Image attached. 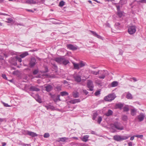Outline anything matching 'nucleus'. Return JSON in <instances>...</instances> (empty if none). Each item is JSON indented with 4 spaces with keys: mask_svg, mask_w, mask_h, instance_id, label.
I'll use <instances>...</instances> for the list:
<instances>
[{
    "mask_svg": "<svg viewBox=\"0 0 146 146\" xmlns=\"http://www.w3.org/2000/svg\"><path fill=\"white\" fill-rule=\"evenodd\" d=\"M115 98V96L113 94H109L104 98V100L106 101L110 102L113 100Z\"/></svg>",
    "mask_w": 146,
    "mask_h": 146,
    "instance_id": "f257e3e1",
    "label": "nucleus"
},
{
    "mask_svg": "<svg viewBox=\"0 0 146 146\" xmlns=\"http://www.w3.org/2000/svg\"><path fill=\"white\" fill-rule=\"evenodd\" d=\"M136 31V27L135 26H131L128 27V32L129 34H134Z\"/></svg>",
    "mask_w": 146,
    "mask_h": 146,
    "instance_id": "f03ea898",
    "label": "nucleus"
},
{
    "mask_svg": "<svg viewBox=\"0 0 146 146\" xmlns=\"http://www.w3.org/2000/svg\"><path fill=\"white\" fill-rule=\"evenodd\" d=\"M113 125L118 130H121L124 129L123 127L120 123L115 122L114 123Z\"/></svg>",
    "mask_w": 146,
    "mask_h": 146,
    "instance_id": "7ed1b4c3",
    "label": "nucleus"
},
{
    "mask_svg": "<svg viewBox=\"0 0 146 146\" xmlns=\"http://www.w3.org/2000/svg\"><path fill=\"white\" fill-rule=\"evenodd\" d=\"M87 86L90 91L93 90L94 86L92 81L89 80H88Z\"/></svg>",
    "mask_w": 146,
    "mask_h": 146,
    "instance_id": "20e7f679",
    "label": "nucleus"
},
{
    "mask_svg": "<svg viewBox=\"0 0 146 146\" xmlns=\"http://www.w3.org/2000/svg\"><path fill=\"white\" fill-rule=\"evenodd\" d=\"M108 72L106 70H103L101 71L100 74H102V76H100L99 78L100 79H104L106 76L107 75Z\"/></svg>",
    "mask_w": 146,
    "mask_h": 146,
    "instance_id": "39448f33",
    "label": "nucleus"
},
{
    "mask_svg": "<svg viewBox=\"0 0 146 146\" xmlns=\"http://www.w3.org/2000/svg\"><path fill=\"white\" fill-rule=\"evenodd\" d=\"M67 47L68 48L72 50H75L77 49V47L76 46L71 44H68L67 45Z\"/></svg>",
    "mask_w": 146,
    "mask_h": 146,
    "instance_id": "423d86ee",
    "label": "nucleus"
},
{
    "mask_svg": "<svg viewBox=\"0 0 146 146\" xmlns=\"http://www.w3.org/2000/svg\"><path fill=\"white\" fill-rule=\"evenodd\" d=\"M27 133L29 135L31 136L32 137H35L37 136V134H36L35 133L32 131H27Z\"/></svg>",
    "mask_w": 146,
    "mask_h": 146,
    "instance_id": "0eeeda50",
    "label": "nucleus"
},
{
    "mask_svg": "<svg viewBox=\"0 0 146 146\" xmlns=\"http://www.w3.org/2000/svg\"><path fill=\"white\" fill-rule=\"evenodd\" d=\"M36 62V60L35 58H32L30 63V66L31 67L34 66Z\"/></svg>",
    "mask_w": 146,
    "mask_h": 146,
    "instance_id": "6e6552de",
    "label": "nucleus"
},
{
    "mask_svg": "<svg viewBox=\"0 0 146 146\" xmlns=\"http://www.w3.org/2000/svg\"><path fill=\"white\" fill-rule=\"evenodd\" d=\"M113 139L117 141H121V136L118 135H114L113 137Z\"/></svg>",
    "mask_w": 146,
    "mask_h": 146,
    "instance_id": "1a4fd4ad",
    "label": "nucleus"
},
{
    "mask_svg": "<svg viewBox=\"0 0 146 146\" xmlns=\"http://www.w3.org/2000/svg\"><path fill=\"white\" fill-rule=\"evenodd\" d=\"M63 58V57L57 58H55V60L58 63L62 64Z\"/></svg>",
    "mask_w": 146,
    "mask_h": 146,
    "instance_id": "9d476101",
    "label": "nucleus"
},
{
    "mask_svg": "<svg viewBox=\"0 0 146 146\" xmlns=\"http://www.w3.org/2000/svg\"><path fill=\"white\" fill-rule=\"evenodd\" d=\"M80 100L79 99H75L71 100L69 101V102L72 104H75L79 102Z\"/></svg>",
    "mask_w": 146,
    "mask_h": 146,
    "instance_id": "9b49d317",
    "label": "nucleus"
},
{
    "mask_svg": "<svg viewBox=\"0 0 146 146\" xmlns=\"http://www.w3.org/2000/svg\"><path fill=\"white\" fill-rule=\"evenodd\" d=\"M144 117L145 116L143 114H140L137 116V118L140 121H141L143 120Z\"/></svg>",
    "mask_w": 146,
    "mask_h": 146,
    "instance_id": "f8f14e48",
    "label": "nucleus"
},
{
    "mask_svg": "<svg viewBox=\"0 0 146 146\" xmlns=\"http://www.w3.org/2000/svg\"><path fill=\"white\" fill-rule=\"evenodd\" d=\"M90 31L92 34L94 36L100 39H101L102 38L101 36L98 35L96 32L92 31Z\"/></svg>",
    "mask_w": 146,
    "mask_h": 146,
    "instance_id": "ddd939ff",
    "label": "nucleus"
},
{
    "mask_svg": "<svg viewBox=\"0 0 146 146\" xmlns=\"http://www.w3.org/2000/svg\"><path fill=\"white\" fill-rule=\"evenodd\" d=\"M45 87L46 90L48 92L52 90V87L51 86L49 85H48Z\"/></svg>",
    "mask_w": 146,
    "mask_h": 146,
    "instance_id": "4468645a",
    "label": "nucleus"
},
{
    "mask_svg": "<svg viewBox=\"0 0 146 146\" xmlns=\"http://www.w3.org/2000/svg\"><path fill=\"white\" fill-rule=\"evenodd\" d=\"M113 111L111 110H109L108 112L105 115L107 116H109L113 114Z\"/></svg>",
    "mask_w": 146,
    "mask_h": 146,
    "instance_id": "2eb2a0df",
    "label": "nucleus"
},
{
    "mask_svg": "<svg viewBox=\"0 0 146 146\" xmlns=\"http://www.w3.org/2000/svg\"><path fill=\"white\" fill-rule=\"evenodd\" d=\"M26 3L29 4H35L36 3V2L33 0H27Z\"/></svg>",
    "mask_w": 146,
    "mask_h": 146,
    "instance_id": "dca6fc26",
    "label": "nucleus"
},
{
    "mask_svg": "<svg viewBox=\"0 0 146 146\" xmlns=\"http://www.w3.org/2000/svg\"><path fill=\"white\" fill-rule=\"evenodd\" d=\"M30 90L33 91H38L40 90L35 86H32L30 88Z\"/></svg>",
    "mask_w": 146,
    "mask_h": 146,
    "instance_id": "f3484780",
    "label": "nucleus"
},
{
    "mask_svg": "<svg viewBox=\"0 0 146 146\" xmlns=\"http://www.w3.org/2000/svg\"><path fill=\"white\" fill-rule=\"evenodd\" d=\"M72 95L74 97L77 98L79 97V94L77 91H74L72 93Z\"/></svg>",
    "mask_w": 146,
    "mask_h": 146,
    "instance_id": "a211bd4d",
    "label": "nucleus"
},
{
    "mask_svg": "<svg viewBox=\"0 0 146 146\" xmlns=\"http://www.w3.org/2000/svg\"><path fill=\"white\" fill-rule=\"evenodd\" d=\"M89 137V136L88 135H85L83 138H81V140L84 142H86L88 141Z\"/></svg>",
    "mask_w": 146,
    "mask_h": 146,
    "instance_id": "6ab92c4d",
    "label": "nucleus"
},
{
    "mask_svg": "<svg viewBox=\"0 0 146 146\" xmlns=\"http://www.w3.org/2000/svg\"><path fill=\"white\" fill-rule=\"evenodd\" d=\"M123 104L121 103L116 104L115 105V108H116L121 109L123 106Z\"/></svg>",
    "mask_w": 146,
    "mask_h": 146,
    "instance_id": "aec40b11",
    "label": "nucleus"
},
{
    "mask_svg": "<svg viewBox=\"0 0 146 146\" xmlns=\"http://www.w3.org/2000/svg\"><path fill=\"white\" fill-rule=\"evenodd\" d=\"M72 63L75 69H78L80 68V67L78 64L74 62H72Z\"/></svg>",
    "mask_w": 146,
    "mask_h": 146,
    "instance_id": "412c9836",
    "label": "nucleus"
},
{
    "mask_svg": "<svg viewBox=\"0 0 146 146\" xmlns=\"http://www.w3.org/2000/svg\"><path fill=\"white\" fill-rule=\"evenodd\" d=\"M63 60H62V63L64 65H66L69 63V62L68 60L66 59L64 57Z\"/></svg>",
    "mask_w": 146,
    "mask_h": 146,
    "instance_id": "4be33fe9",
    "label": "nucleus"
},
{
    "mask_svg": "<svg viewBox=\"0 0 146 146\" xmlns=\"http://www.w3.org/2000/svg\"><path fill=\"white\" fill-rule=\"evenodd\" d=\"M74 78L75 80L78 82H80L81 81V77L77 75L75 76Z\"/></svg>",
    "mask_w": 146,
    "mask_h": 146,
    "instance_id": "5701e85b",
    "label": "nucleus"
},
{
    "mask_svg": "<svg viewBox=\"0 0 146 146\" xmlns=\"http://www.w3.org/2000/svg\"><path fill=\"white\" fill-rule=\"evenodd\" d=\"M35 99L37 101L40 103L42 102L41 99L39 98V96L38 95H36L35 97Z\"/></svg>",
    "mask_w": 146,
    "mask_h": 146,
    "instance_id": "b1692460",
    "label": "nucleus"
},
{
    "mask_svg": "<svg viewBox=\"0 0 146 146\" xmlns=\"http://www.w3.org/2000/svg\"><path fill=\"white\" fill-rule=\"evenodd\" d=\"M28 53L27 52H25L20 55L19 56L21 58H23L28 55Z\"/></svg>",
    "mask_w": 146,
    "mask_h": 146,
    "instance_id": "393cba45",
    "label": "nucleus"
},
{
    "mask_svg": "<svg viewBox=\"0 0 146 146\" xmlns=\"http://www.w3.org/2000/svg\"><path fill=\"white\" fill-rule=\"evenodd\" d=\"M117 14L119 17H121L123 15V12L120 11H118Z\"/></svg>",
    "mask_w": 146,
    "mask_h": 146,
    "instance_id": "a878e982",
    "label": "nucleus"
},
{
    "mask_svg": "<svg viewBox=\"0 0 146 146\" xmlns=\"http://www.w3.org/2000/svg\"><path fill=\"white\" fill-rule=\"evenodd\" d=\"M118 85V82L116 81H113L111 84V86L115 87Z\"/></svg>",
    "mask_w": 146,
    "mask_h": 146,
    "instance_id": "bb28decb",
    "label": "nucleus"
},
{
    "mask_svg": "<svg viewBox=\"0 0 146 146\" xmlns=\"http://www.w3.org/2000/svg\"><path fill=\"white\" fill-rule=\"evenodd\" d=\"M80 68H82L85 65V63L82 61H80L78 64Z\"/></svg>",
    "mask_w": 146,
    "mask_h": 146,
    "instance_id": "cd10ccee",
    "label": "nucleus"
},
{
    "mask_svg": "<svg viewBox=\"0 0 146 146\" xmlns=\"http://www.w3.org/2000/svg\"><path fill=\"white\" fill-rule=\"evenodd\" d=\"M60 94L62 96H64L68 95V93L66 92H62L60 93Z\"/></svg>",
    "mask_w": 146,
    "mask_h": 146,
    "instance_id": "c85d7f7f",
    "label": "nucleus"
},
{
    "mask_svg": "<svg viewBox=\"0 0 146 146\" xmlns=\"http://www.w3.org/2000/svg\"><path fill=\"white\" fill-rule=\"evenodd\" d=\"M127 98L128 99H131L132 98V96L131 94L129 93H128L127 94Z\"/></svg>",
    "mask_w": 146,
    "mask_h": 146,
    "instance_id": "c756f323",
    "label": "nucleus"
},
{
    "mask_svg": "<svg viewBox=\"0 0 146 146\" xmlns=\"http://www.w3.org/2000/svg\"><path fill=\"white\" fill-rule=\"evenodd\" d=\"M129 137V136H121V141L127 139Z\"/></svg>",
    "mask_w": 146,
    "mask_h": 146,
    "instance_id": "7c9ffc66",
    "label": "nucleus"
},
{
    "mask_svg": "<svg viewBox=\"0 0 146 146\" xmlns=\"http://www.w3.org/2000/svg\"><path fill=\"white\" fill-rule=\"evenodd\" d=\"M19 73V72L18 70H15L12 72V74L14 75H18Z\"/></svg>",
    "mask_w": 146,
    "mask_h": 146,
    "instance_id": "2f4dec72",
    "label": "nucleus"
},
{
    "mask_svg": "<svg viewBox=\"0 0 146 146\" xmlns=\"http://www.w3.org/2000/svg\"><path fill=\"white\" fill-rule=\"evenodd\" d=\"M7 21H6V22L7 23H10L13 21V19L11 18H7Z\"/></svg>",
    "mask_w": 146,
    "mask_h": 146,
    "instance_id": "473e14b6",
    "label": "nucleus"
},
{
    "mask_svg": "<svg viewBox=\"0 0 146 146\" xmlns=\"http://www.w3.org/2000/svg\"><path fill=\"white\" fill-rule=\"evenodd\" d=\"M64 4L65 2L63 1H61L59 3V6L60 7H62L64 5Z\"/></svg>",
    "mask_w": 146,
    "mask_h": 146,
    "instance_id": "72a5a7b5",
    "label": "nucleus"
},
{
    "mask_svg": "<svg viewBox=\"0 0 146 146\" xmlns=\"http://www.w3.org/2000/svg\"><path fill=\"white\" fill-rule=\"evenodd\" d=\"M68 138L66 137H62L60 138V141L62 142H65L66 140L68 139Z\"/></svg>",
    "mask_w": 146,
    "mask_h": 146,
    "instance_id": "f704fd0d",
    "label": "nucleus"
},
{
    "mask_svg": "<svg viewBox=\"0 0 146 146\" xmlns=\"http://www.w3.org/2000/svg\"><path fill=\"white\" fill-rule=\"evenodd\" d=\"M136 110L134 109H131V114L132 115L135 114Z\"/></svg>",
    "mask_w": 146,
    "mask_h": 146,
    "instance_id": "c9c22d12",
    "label": "nucleus"
},
{
    "mask_svg": "<svg viewBox=\"0 0 146 146\" xmlns=\"http://www.w3.org/2000/svg\"><path fill=\"white\" fill-rule=\"evenodd\" d=\"M123 110L124 111H127L129 110L128 107V106H126L123 108Z\"/></svg>",
    "mask_w": 146,
    "mask_h": 146,
    "instance_id": "e433bc0d",
    "label": "nucleus"
},
{
    "mask_svg": "<svg viewBox=\"0 0 146 146\" xmlns=\"http://www.w3.org/2000/svg\"><path fill=\"white\" fill-rule=\"evenodd\" d=\"M127 116L124 115L122 117V120L124 121H126L127 119Z\"/></svg>",
    "mask_w": 146,
    "mask_h": 146,
    "instance_id": "4c0bfd02",
    "label": "nucleus"
},
{
    "mask_svg": "<svg viewBox=\"0 0 146 146\" xmlns=\"http://www.w3.org/2000/svg\"><path fill=\"white\" fill-rule=\"evenodd\" d=\"M16 58L17 59V60L19 62H22V59L19 57L17 56Z\"/></svg>",
    "mask_w": 146,
    "mask_h": 146,
    "instance_id": "58836bf2",
    "label": "nucleus"
},
{
    "mask_svg": "<svg viewBox=\"0 0 146 146\" xmlns=\"http://www.w3.org/2000/svg\"><path fill=\"white\" fill-rule=\"evenodd\" d=\"M135 137H136L140 138L141 139H142L143 137V135H135Z\"/></svg>",
    "mask_w": 146,
    "mask_h": 146,
    "instance_id": "ea45409f",
    "label": "nucleus"
},
{
    "mask_svg": "<svg viewBox=\"0 0 146 146\" xmlns=\"http://www.w3.org/2000/svg\"><path fill=\"white\" fill-rule=\"evenodd\" d=\"M91 73L95 75H97L99 74V71L96 72L94 71H92Z\"/></svg>",
    "mask_w": 146,
    "mask_h": 146,
    "instance_id": "a19ab883",
    "label": "nucleus"
},
{
    "mask_svg": "<svg viewBox=\"0 0 146 146\" xmlns=\"http://www.w3.org/2000/svg\"><path fill=\"white\" fill-rule=\"evenodd\" d=\"M50 135L48 133H46L44 135V138H47L49 137Z\"/></svg>",
    "mask_w": 146,
    "mask_h": 146,
    "instance_id": "79ce46f5",
    "label": "nucleus"
},
{
    "mask_svg": "<svg viewBox=\"0 0 146 146\" xmlns=\"http://www.w3.org/2000/svg\"><path fill=\"white\" fill-rule=\"evenodd\" d=\"M120 24L118 23H116L115 25V27L116 28V29H119V26Z\"/></svg>",
    "mask_w": 146,
    "mask_h": 146,
    "instance_id": "37998d69",
    "label": "nucleus"
},
{
    "mask_svg": "<svg viewBox=\"0 0 146 146\" xmlns=\"http://www.w3.org/2000/svg\"><path fill=\"white\" fill-rule=\"evenodd\" d=\"M102 119L101 117H99L98 119V122L100 124L101 122V121L102 120Z\"/></svg>",
    "mask_w": 146,
    "mask_h": 146,
    "instance_id": "c03bdc74",
    "label": "nucleus"
},
{
    "mask_svg": "<svg viewBox=\"0 0 146 146\" xmlns=\"http://www.w3.org/2000/svg\"><path fill=\"white\" fill-rule=\"evenodd\" d=\"M38 72V70H35L33 71V73L34 74H36Z\"/></svg>",
    "mask_w": 146,
    "mask_h": 146,
    "instance_id": "a18cd8bd",
    "label": "nucleus"
},
{
    "mask_svg": "<svg viewBox=\"0 0 146 146\" xmlns=\"http://www.w3.org/2000/svg\"><path fill=\"white\" fill-rule=\"evenodd\" d=\"M3 104L4 105V106L6 107H10L11 106L8 105L7 104L3 103Z\"/></svg>",
    "mask_w": 146,
    "mask_h": 146,
    "instance_id": "49530a36",
    "label": "nucleus"
},
{
    "mask_svg": "<svg viewBox=\"0 0 146 146\" xmlns=\"http://www.w3.org/2000/svg\"><path fill=\"white\" fill-rule=\"evenodd\" d=\"M100 94V92L99 91H97L95 93V96H97Z\"/></svg>",
    "mask_w": 146,
    "mask_h": 146,
    "instance_id": "de8ad7c7",
    "label": "nucleus"
},
{
    "mask_svg": "<svg viewBox=\"0 0 146 146\" xmlns=\"http://www.w3.org/2000/svg\"><path fill=\"white\" fill-rule=\"evenodd\" d=\"M56 89L58 91H60L61 90V87L60 86H57L56 87Z\"/></svg>",
    "mask_w": 146,
    "mask_h": 146,
    "instance_id": "09e8293b",
    "label": "nucleus"
},
{
    "mask_svg": "<svg viewBox=\"0 0 146 146\" xmlns=\"http://www.w3.org/2000/svg\"><path fill=\"white\" fill-rule=\"evenodd\" d=\"M2 77H3V78L5 79H7V77H6V75L5 74H3L2 75Z\"/></svg>",
    "mask_w": 146,
    "mask_h": 146,
    "instance_id": "8fccbe9b",
    "label": "nucleus"
},
{
    "mask_svg": "<svg viewBox=\"0 0 146 146\" xmlns=\"http://www.w3.org/2000/svg\"><path fill=\"white\" fill-rule=\"evenodd\" d=\"M83 92L84 93H85L86 95H87L88 94V92L86 90H83Z\"/></svg>",
    "mask_w": 146,
    "mask_h": 146,
    "instance_id": "3c124183",
    "label": "nucleus"
},
{
    "mask_svg": "<svg viewBox=\"0 0 146 146\" xmlns=\"http://www.w3.org/2000/svg\"><path fill=\"white\" fill-rule=\"evenodd\" d=\"M1 144L2 146H5L6 145V143L5 142H2Z\"/></svg>",
    "mask_w": 146,
    "mask_h": 146,
    "instance_id": "603ef678",
    "label": "nucleus"
},
{
    "mask_svg": "<svg viewBox=\"0 0 146 146\" xmlns=\"http://www.w3.org/2000/svg\"><path fill=\"white\" fill-rule=\"evenodd\" d=\"M135 137V135H134L132 137H131L130 138V140H133L134 139V137Z\"/></svg>",
    "mask_w": 146,
    "mask_h": 146,
    "instance_id": "864d4df0",
    "label": "nucleus"
},
{
    "mask_svg": "<svg viewBox=\"0 0 146 146\" xmlns=\"http://www.w3.org/2000/svg\"><path fill=\"white\" fill-rule=\"evenodd\" d=\"M96 116H97V114H94V116L93 117V120L95 119Z\"/></svg>",
    "mask_w": 146,
    "mask_h": 146,
    "instance_id": "5fc2aeb1",
    "label": "nucleus"
},
{
    "mask_svg": "<svg viewBox=\"0 0 146 146\" xmlns=\"http://www.w3.org/2000/svg\"><path fill=\"white\" fill-rule=\"evenodd\" d=\"M60 96L59 95H58L57 96V100H59V101H60Z\"/></svg>",
    "mask_w": 146,
    "mask_h": 146,
    "instance_id": "6e6d98bb",
    "label": "nucleus"
},
{
    "mask_svg": "<svg viewBox=\"0 0 146 146\" xmlns=\"http://www.w3.org/2000/svg\"><path fill=\"white\" fill-rule=\"evenodd\" d=\"M132 79L134 81L136 82L137 81L136 79L135 78H132Z\"/></svg>",
    "mask_w": 146,
    "mask_h": 146,
    "instance_id": "4d7b16f0",
    "label": "nucleus"
},
{
    "mask_svg": "<svg viewBox=\"0 0 146 146\" xmlns=\"http://www.w3.org/2000/svg\"><path fill=\"white\" fill-rule=\"evenodd\" d=\"M128 144L129 146H132V143L131 142L129 143Z\"/></svg>",
    "mask_w": 146,
    "mask_h": 146,
    "instance_id": "13d9d810",
    "label": "nucleus"
},
{
    "mask_svg": "<svg viewBox=\"0 0 146 146\" xmlns=\"http://www.w3.org/2000/svg\"><path fill=\"white\" fill-rule=\"evenodd\" d=\"M27 10L28 11L33 12V11L32 10L27 9Z\"/></svg>",
    "mask_w": 146,
    "mask_h": 146,
    "instance_id": "bf43d9fd",
    "label": "nucleus"
},
{
    "mask_svg": "<svg viewBox=\"0 0 146 146\" xmlns=\"http://www.w3.org/2000/svg\"><path fill=\"white\" fill-rule=\"evenodd\" d=\"M45 71L44 72H48V69L47 68H45Z\"/></svg>",
    "mask_w": 146,
    "mask_h": 146,
    "instance_id": "052dcab7",
    "label": "nucleus"
},
{
    "mask_svg": "<svg viewBox=\"0 0 146 146\" xmlns=\"http://www.w3.org/2000/svg\"><path fill=\"white\" fill-rule=\"evenodd\" d=\"M25 146H31L29 144H26L25 145Z\"/></svg>",
    "mask_w": 146,
    "mask_h": 146,
    "instance_id": "680f3d73",
    "label": "nucleus"
},
{
    "mask_svg": "<svg viewBox=\"0 0 146 146\" xmlns=\"http://www.w3.org/2000/svg\"><path fill=\"white\" fill-rule=\"evenodd\" d=\"M117 9L118 10V11H119V6H117Z\"/></svg>",
    "mask_w": 146,
    "mask_h": 146,
    "instance_id": "e2e57ef3",
    "label": "nucleus"
},
{
    "mask_svg": "<svg viewBox=\"0 0 146 146\" xmlns=\"http://www.w3.org/2000/svg\"><path fill=\"white\" fill-rule=\"evenodd\" d=\"M94 1H96V2H97V3H100V2L99 1H97V0H94Z\"/></svg>",
    "mask_w": 146,
    "mask_h": 146,
    "instance_id": "0e129e2a",
    "label": "nucleus"
},
{
    "mask_svg": "<svg viewBox=\"0 0 146 146\" xmlns=\"http://www.w3.org/2000/svg\"><path fill=\"white\" fill-rule=\"evenodd\" d=\"M4 0H0V3L3 2Z\"/></svg>",
    "mask_w": 146,
    "mask_h": 146,
    "instance_id": "69168bd1",
    "label": "nucleus"
},
{
    "mask_svg": "<svg viewBox=\"0 0 146 146\" xmlns=\"http://www.w3.org/2000/svg\"><path fill=\"white\" fill-rule=\"evenodd\" d=\"M73 138L74 139H78V138L77 137H73Z\"/></svg>",
    "mask_w": 146,
    "mask_h": 146,
    "instance_id": "338daca9",
    "label": "nucleus"
},
{
    "mask_svg": "<svg viewBox=\"0 0 146 146\" xmlns=\"http://www.w3.org/2000/svg\"><path fill=\"white\" fill-rule=\"evenodd\" d=\"M88 2L90 3H92V1H89Z\"/></svg>",
    "mask_w": 146,
    "mask_h": 146,
    "instance_id": "774afa93",
    "label": "nucleus"
}]
</instances>
